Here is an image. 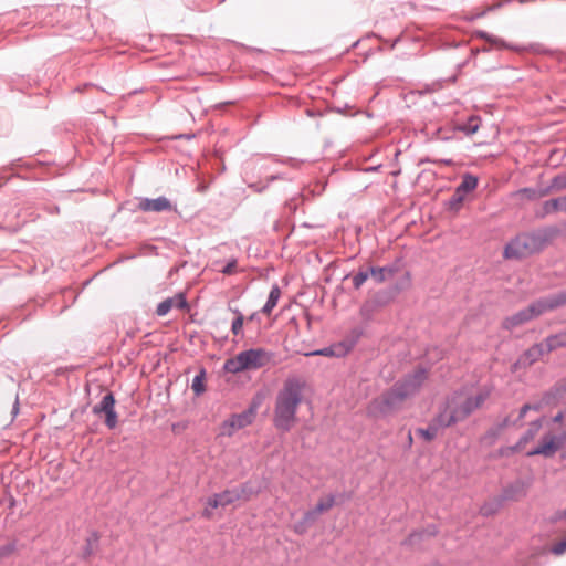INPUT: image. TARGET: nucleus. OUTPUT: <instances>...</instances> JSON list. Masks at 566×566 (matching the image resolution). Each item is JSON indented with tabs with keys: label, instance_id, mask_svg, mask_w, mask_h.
<instances>
[{
	"label": "nucleus",
	"instance_id": "f257e3e1",
	"mask_svg": "<svg viewBox=\"0 0 566 566\" xmlns=\"http://www.w3.org/2000/svg\"><path fill=\"white\" fill-rule=\"evenodd\" d=\"M305 381L289 377L277 391L274 403L273 424L281 431H290L296 422L297 409L303 401Z\"/></svg>",
	"mask_w": 566,
	"mask_h": 566
},
{
	"label": "nucleus",
	"instance_id": "f03ea898",
	"mask_svg": "<svg viewBox=\"0 0 566 566\" xmlns=\"http://www.w3.org/2000/svg\"><path fill=\"white\" fill-rule=\"evenodd\" d=\"M426 379L427 373L424 369L416 370L401 382L396 384L390 391L373 400L368 407V412L375 417L390 412L402 400L416 394Z\"/></svg>",
	"mask_w": 566,
	"mask_h": 566
},
{
	"label": "nucleus",
	"instance_id": "7ed1b4c3",
	"mask_svg": "<svg viewBox=\"0 0 566 566\" xmlns=\"http://www.w3.org/2000/svg\"><path fill=\"white\" fill-rule=\"evenodd\" d=\"M488 397L486 390L479 391L476 395H469L467 391L454 392L447 399L444 407L438 413V421L442 426L449 427L463 421L480 408Z\"/></svg>",
	"mask_w": 566,
	"mask_h": 566
},
{
	"label": "nucleus",
	"instance_id": "20e7f679",
	"mask_svg": "<svg viewBox=\"0 0 566 566\" xmlns=\"http://www.w3.org/2000/svg\"><path fill=\"white\" fill-rule=\"evenodd\" d=\"M566 305V291H562L555 295L547 296L532 303L526 308L518 311L517 313L507 316L503 321V327L506 329H513L520 325H523L538 315Z\"/></svg>",
	"mask_w": 566,
	"mask_h": 566
},
{
	"label": "nucleus",
	"instance_id": "39448f33",
	"mask_svg": "<svg viewBox=\"0 0 566 566\" xmlns=\"http://www.w3.org/2000/svg\"><path fill=\"white\" fill-rule=\"evenodd\" d=\"M552 421L558 424V432L544 434L538 446L526 452L528 457L543 455L553 457L566 443V408L559 411Z\"/></svg>",
	"mask_w": 566,
	"mask_h": 566
},
{
	"label": "nucleus",
	"instance_id": "423d86ee",
	"mask_svg": "<svg viewBox=\"0 0 566 566\" xmlns=\"http://www.w3.org/2000/svg\"><path fill=\"white\" fill-rule=\"evenodd\" d=\"M270 354L263 348L243 350L226 360L223 369L227 373L239 374L244 370L259 369L270 361Z\"/></svg>",
	"mask_w": 566,
	"mask_h": 566
},
{
	"label": "nucleus",
	"instance_id": "0eeeda50",
	"mask_svg": "<svg viewBox=\"0 0 566 566\" xmlns=\"http://www.w3.org/2000/svg\"><path fill=\"white\" fill-rule=\"evenodd\" d=\"M259 402H253L241 413L232 415L220 424V436L232 437L238 430L250 426L256 416Z\"/></svg>",
	"mask_w": 566,
	"mask_h": 566
},
{
	"label": "nucleus",
	"instance_id": "6e6552de",
	"mask_svg": "<svg viewBox=\"0 0 566 566\" xmlns=\"http://www.w3.org/2000/svg\"><path fill=\"white\" fill-rule=\"evenodd\" d=\"M536 240L528 234H521L513 239L504 250L506 259H520L528 255L535 249Z\"/></svg>",
	"mask_w": 566,
	"mask_h": 566
},
{
	"label": "nucleus",
	"instance_id": "1a4fd4ad",
	"mask_svg": "<svg viewBox=\"0 0 566 566\" xmlns=\"http://www.w3.org/2000/svg\"><path fill=\"white\" fill-rule=\"evenodd\" d=\"M95 415H105V424L109 429H114L117 426V413L115 411V398L113 394L105 395L102 400L93 407Z\"/></svg>",
	"mask_w": 566,
	"mask_h": 566
},
{
	"label": "nucleus",
	"instance_id": "9d476101",
	"mask_svg": "<svg viewBox=\"0 0 566 566\" xmlns=\"http://www.w3.org/2000/svg\"><path fill=\"white\" fill-rule=\"evenodd\" d=\"M137 208L144 212H163L171 211L174 206L167 197L160 196L155 199L139 198Z\"/></svg>",
	"mask_w": 566,
	"mask_h": 566
},
{
	"label": "nucleus",
	"instance_id": "9b49d317",
	"mask_svg": "<svg viewBox=\"0 0 566 566\" xmlns=\"http://www.w3.org/2000/svg\"><path fill=\"white\" fill-rule=\"evenodd\" d=\"M185 308L187 307V301L182 294H177L174 297H169L161 303L158 304L156 313L158 316H165L169 313V311L172 308Z\"/></svg>",
	"mask_w": 566,
	"mask_h": 566
},
{
	"label": "nucleus",
	"instance_id": "f8f14e48",
	"mask_svg": "<svg viewBox=\"0 0 566 566\" xmlns=\"http://www.w3.org/2000/svg\"><path fill=\"white\" fill-rule=\"evenodd\" d=\"M350 347L344 343L324 347L311 353H306V356H325V357H342L349 352Z\"/></svg>",
	"mask_w": 566,
	"mask_h": 566
},
{
	"label": "nucleus",
	"instance_id": "ddd939ff",
	"mask_svg": "<svg viewBox=\"0 0 566 566\" xmlns=\"http://www.w3.org/2000/svg\"><path fill=\"white\" fill-rule=\"evenodd\" d=\"M546 353H549V350H546L544 342L535 344L522 355V357L518 360V364L531 365L537 361Z\"/></svg>",
	"mask_w": 566,
	"mask_h": 566
},
{
	"label": "nucleus",
	"instance_id": "4468645a",
	"mask_svg": "<svg viewBox=\"0 0 566 566\" xmlns=\"http://www.w3.org/2000/svg\"><path fill=\"white\" fill-rule=\"evenodd\" d=\"M448 426H442V423H440L438 421V416L433 419L432 423L423 429V428H420L417 430V433L419 436H421L424 440L427 441H431L432 439H434L437 436H438V432L441 428H447Z\"/></svg>",
	"mask_w": 566,
	"mask_h": 566
},
{
	"label": "nucleus",
	"instance_id": "2eb2a0df",
	"mask_svg": "<svg viewBox=\"0 0 566 566\" xmlns=\"http://www.w3.org/2000/svg\"><path fill=\"white\" fill-rule=\"evenodd\" d=\"M478 177L471 174H465L462 177V181L457 187L458 192L467 196L469 192L473 191L478 187Z\"/></svg>",
	"mask_w": 566,
	"mask_h": 566
},
{
	"label": "nucleus",
	"instance_id": "dca6fc26",
	"mask_svg": "<svg viewBox=\"0 0 566 566\" xmlns=\"http://www.w3.org/2000/svg\"><path fill=\"white\" fill-rule=\"evenodd\" d=\"M542 424H543L542 419L533 421L531 423L530 428L527 429V431L520 439L516 448L522 449L523 446H525L528 441L533 440L535 438V436L538 433V431L541 430Z\"/></svg>",
	"mask_w": 566,
	"mask_h": 566
},
{
	"label": "nucleus",
	"instance_id": "f3484780",
	"mask_svg": "<svg viewBox=\"0 0 566 566\" xmlns=\"http://www.w3.org/2000/svg\"><path fill=\"white\" fill-rule=\"evenodd\" d=\"M546 350H555L559 347H566V332H560L558 334L552 335L547 337L545 340Z\"/></svg>",
	"mask_w": 566,
	"mask_h": 566
},
{
	"label": "nucleus",
	"instance_id": "a211bd4d",
	"mask_svg": "<svg viewBox=\"0 0 566 566\" xmlns=\"http://www.w3.org/2000/svg\"><path fill=\"white\" fill-rule=\"evenodd\" d=\"M280 297H281L280 287L277 285H273L270 291L268 301L262 308V313L269 315L272 312V310L276 306Z\"/></svg>",
	"mask_w": 566,
	"mask_h": 566
},
{
	"label": "nucleus",
	"instance_id": "6ab92c4d",
	"mask_svg": "<svg viewBox=\"0 0 566 566\" xmlns=\"http://www.w3.org/2000/svg\"><path fill=\"white\" fill-rule=\"evenodd\" d=\"M369 275L377 282L382 283L389 276L394 274V269L391 268H371L369 271Z\"/></svg>",
	"mask_w": 566,
	"mask_h": 566
},
{
	"label": "nucleus",
	"instance_id": "aec40b11",
	"mask_svg": "<svg viewBox=\"0 0 566 566\" xmlns=\"http://www.w3.org/2000/svg\"><path fill=\"white\" fill-rule=\"evenodd\" d=\"M545 211L546 212L566 211V196L546 201L545 202Z\"/></svg>",
	"mask_w": 566,
	"mask_h": 566
},
{
	"label": "nucleus",
	"instance_id": "412c9836",
	"mask_svg": "<svg viewBox=\"0 0 566 566\" xmlns=\"http://www.w3.org/2000/svg\"><path fill=\"white\" fill-rule=\"evenodd\" d=\"M480 127V118L476 116H471L467 123L460 125L458 128L465 133L467 135H473L479 130Z\"/></svg>",
	"mask_w": 566,
	"mask_h": 566
},
{
	"label": "nucleus",
	"instance_id": "4be33fe9",
	"mask_svg": "<svg viewBox=\"0 0 566 566\" xmlns=\"http://www.w3.org/2000/svg\"><path fill=\"white\" fill-rule=\"evenodd\" d=\"M335 503V499L333 495H328L327 497L325 499H321L317 504L315 505V507L313 509V511L319 515L322 514L323 512H326L328 511L329 509L333 507Z\"/></svg>",
	"mask_w": 566,
	"mask_h": 566
},
{
	"label": "nucleus",
	"instance_id": "5701e85b",
	"mask_svg": "<svg viewBox=\"0 0 566 566\" xmlns=\"http://www.w3.org/2000/svg\"><path fill=\"white\" fill-rule=\"evenodd\" d=\"M231 312L235 315V318L232 322L231 331L234 335H239L243 328L244 317L243 314L238 308H230Z\"/></svg>",
	"mask_w": 566,
	"mask_h": 566
},
{
	"label": "nucleus",
	"instance_id": "b1692460",
	"mask_svg": "<svg viewBox=\"0 0 566 566\" xmlns=\"http://www.w3.org/2000/svg\"><path fill=\"white\" fill-rule=\"evenodd\" d=\"M205 370H201L198 375H196L192 379L191 388L196 395H201L205 391Z\"/></svg>",
	"mask_w": 566,
	"mask_h": 566
},
{
	"label": "nucleus",
	"instance_id": "393cba45",
	"mask_svg": "<svg viewBox=\"0 0 566 566\" xmlns=\"http://www.w3.org/2000/svg\"><path fill=\"white\" fill-rule=\"evenodd\" d=\"M218 495L221 502V506L229 505L239 499V494L233 491H224Z\"/></svg>",
	"mask_w": 566,
	"mask_h": 566
},
{
	"label": "nucleus",
	"instance_id": "a878e982",
	"mask_svg": "<svg viewBox=\"0 0 566 566\" xmlns=\"http://www.w3.org/2000/svg\"><path fill=\"white\" fill-rule=\"evenodd\" d=\"M207 504H208V506L203 511V516L209 518V517H211V514H212L211 510L221 506L219 495L214 494L213 496L209 497Z\"/></svg>",
	"mask_w": 566,
	"mask_h": 566
},
{
	"label": "nucleus",
	"instance_id": "bb28decb",
	"mask_svg": "<svg viewBox=\"0 0 566 566\" xmlns=\"http://www.w3.org/2000/svg\"><path fill=\"white\" fill-rule=\"evenodd\" d=\"M368 271H359L356 275L353 277V284L355 289H359L369 277Z\"/></svg>",
	"mask_w": 566,
	"mask_h": 566
},
{
	"label": "nucleus",
	"instance_id": "cd10ccee",
	"mask_svg": "<svg viewBox=\"0 0 566 566\" xmlns=\"http://www.w3.org/2000/svg\"><path fill=\"white\" fill-rule=\"evenodd\" d=\"M464 198H465V196L462 193H459L458 189L455 188V191L450 199L451 207H453V208L459 207L462 203V201L464 200Z\"/></svg>",
	"mask_w": 566,
	"mask_h": 566
},
{
	"label": "nucleus",
	"instance_id": "c85d7f7f",
	"mask_svg": "<svg viewBox=\"0 0 566 566\" xmlns=\"http://www.w3.org/2000/svg\"><path fill=\"white\" fill-rule=\"evenodd\" d=\"M566 552V538L556 543L553 547H552V553L555 554V555H562Z\"/></svg>",
	"mask_w": 566,
	"mask_h": 566
},
{
	"label": "nucleus",
	"instance_id": "c756f323",
	"mask_svg": "<svg viewBox=\"0 0 566 566\" xmlns=\"http://www.w3.org/2000/svg\"><path fill=\"white\" fill-rule=\"evenodd\" d=\"M308 527L310 525L305 521L301 520L294 524L293 530L297 534H304Z\"/></svg>",
	"mask_w": 566,
	"mask_h": 566
},
{
	"label": "nucleus",
	"instance_id": "7c9ffc66",
	"mask_svg": "<svg viewBox=\"0 0 566 566\" xmlns=\"http://www.w3.org/2000/svg\"><path fill=\"white\" fill-rule=\"evenodd\" d=\"M235 269H237V260H235V259H232L231 261H229V262L226 264V266L221 270V272H222L223 274H228V275H230V274L234 273Z\"/></svg>",
	"mask_w": 566,
	"mask_h": 566
},
{
	"label": "nucleus",
	"instance_id": "2f4dec72",
	"mask_svg": "<svg viewBox=\"0 0 566 566\" xmlns=\"http://www.w3.org/2000/svg\"><path fill=\"white\" fill-rule=\"evenodd\" d=\"M317 516L318 515L313 510H311L304 514L302 520L311 526L316 521Z\"/></svg>",
	"mask_w": 566,
	"mask_h": 566
},
{
	"label": "nucleus",
	"instance_id": "473e14b6",
	"mask_svg": "<svg viewBox=\"0 0 566 566\" xmlns=\"http://www.w3.org/2000/svg\"><path fill=\"white\" fill-rule=\"evenodd\" d=\"M479 35L491 43H497V39H495L493 35H489L486 32H479Z\"/></svg>",
	"mask_w": 566,
	"mask_h": 566
},
{
	"label": "nucleus",
	"instance_id": "72a5a7b5",
	"mask_svg": "<svg viewBox=\"0 0 566 566\" xmlns=\"http://www.w3.org/2000/svg\"><path fill=\"white\" fill-rule=\"evenodd\" d=\"M531 409H532V405H530V403L524 405V406L521 408V410H520V418H521V419H522V418H524V417H525V415H526V412H527L528 410H531Z\"/></svg>",
	"mask_w": 566,
	"mask_h": 566
},
{
	"label": "nucleus",
	"instance_id": "f704fd0d",
	"mask_svg": "<svg viewBox=\"0 0 566 566\" xmlns=\"http://www.w3.org/2000/svg\"><path fill=\"white\" fill-rule=\"evenodd\" d=\"M481 512L484 514V515H489V514H492L495 512V510H493L489 504H484L482 507H481Z\"/></svg>",
	"mask_w": 566,
	"mask_h": 566
},
{
	"label": "nucleus",
	"instance_id": "c9c22d12",
	"mask_svg": "<svg viewBox=\"0 0 566 566\" xmlns=\"http://www.w3.org/2000/svg\"><path fill=\"white\" fill-rule=\"evenodd\" d=\"M539 409H541V405H532L531 410H539Z\"/></svg>",
	"mask_w": 566,
	"mask_h": 566
},
{
	"label": "nucleus",
	"instance_id": "e433bc0d",
	"mask_svg": "<svg viewBox=\"0 0 566 566\" xmlns=\"http://www.w3.org/2000/svg\"><path fill=\"white\" fill-rule=\"evenodd\" d=\"M407 441L409 442V444H411V443H412V436H411V432H409V433H408Z\"/></svg>",
	"mask_w": 566,
	"mask_h": 566
},
{
	"label": "nucleus",
	"instance_id": "4c0bfd02",
	"mask_svg": "<svg viewBox=\"0 0 566 566\" xmlns=\"http://www.w3.org/2000/svg\"><path fill=\"white\" fill-rule=\"evenodd\" d=\"M13 412L17 413L18 412V402L15 401L14 403V407H13Z\"/></svg>",
	"mask_w": 566,
	"mask_h": 566
}]
</instances>
